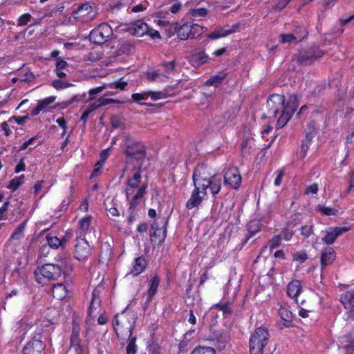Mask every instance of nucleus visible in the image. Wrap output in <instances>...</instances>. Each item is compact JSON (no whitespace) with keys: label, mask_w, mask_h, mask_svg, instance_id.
<instances>
[{"label":"nucleus","mask_w":354,"mask_h":354,"mask_svg":"<svg viewBox=\"0 0 354 354\" xmlns=\"http://www.w3.org/2000/svg\"><path fill=\"white\" fill-rule=\"evenodd\" d=\"M299 106L295 95L289 96L287 101L285 97L279 94L272 95L267 101V113L263 118H275L279 116L276 127H283L291 118Z\"/></svg>","instance_id":"nucleus-1"},{"label":"nucleus","mask_w":354,"mask_h":354,"mask_svg":"<svg viewBox=\"0 0 354 354\" xmlns=\"http://www.w3.org/2000/svg\"><path fill=\"white\" fill-rule=\"evenodd\" d=\"M193 180L196 189L206 192L209 188L214 195L218 194L221 188V179L212 174L209 167L203 165L196 168Z\"/></svg>","instance_id":"nucleus-2"},{"label":"nucleus","mask_w":354,"mask_h":354,"mask_svg":"<svg viewBox=\"0 0 354 354\" xmlns=\"http://www.w3.org/2000/svg\"><path fill=\"white\" fill-rule=\"evenodd\" d=\"M124 172L127 173L128 180L126 188V194L127 197L133 194L136 190V193L133 198L131 206L135 205L136 201L142 198L145 193L147 184L144 182L141 183V170L140 167H132L130 163L127 165Z\"/></svg>","instance_id":"nucleus-3"},{"label":"nucleus","mask_w":354,"mask_h":354,"mask_svg":"<svg viewBox=\"0 0 354 354\" xmlns=\"http://www.w3.org/2000/svg\"><path fill=\"white\" fill-rule=\"evenodd\" d=\"M136 315L133 312L124 310L115 316L113 325L118 337L125 340L132 335L136 323Z\"/></svg>","instance_id":"nucleus-4"},{"label":"nucleus","mask_w":354,"mask_h":354,"mask_svg":"<svg viewBox=\"0 0 354 354\" xmlns=\"http://www.w3.org/2000/svg\"><path fill=\"white\" fill-rule=\"evenodd\" d=\"M269 333L266 328H257L252 334L249 348L250 354H263V351L268 344Z\"/></svg>","instance_id":"nucleus-5"},{"label":"nucleus","mask_w":354,"mask_h":354,"mask_svg":"<svg viewBox=\"0 0 354 354\" xmlns=\"http://www.w3.org/2000/svg\"><path fill=\"white\" fill-rule=\"evenodd\" d=\"M61 268L55 264H45L35 271L37 281L41 284H46L50 280H55L61 276Z\"/></svg>","instance_id":"nucleus-6"},{"label":"nucleus","mask_w":354,"mask_h":354,"mask_svg":"<svg viewBox=\"0 0 354 354\" xmlns=\"http://www.w3.org/2000/svg\"><path fill=\"white\" fill-rule=\"evenodd\" d=\"M72 15L76 20L86 23L95 18L97 12L89 3H84L74 10Z\"/></svg>","instance_id":"nucleus-7"},{"label":"nucleus","mask_w":354,"mask_h":354,"mask_svg":"<svg viewBox=\"0 0 354 354\" xmlns=\"http://www.w3.org/2000/svg\"><path fill=\"white\" fill-rule=\"evenodd\" d=\"M111 28L107 24H102L91 32L89 39L97 44H104L111 35Z\"/></svg>","instance_id":"nucleus-8"},{"label":"nucleus","mask_w":354,"mask_h":354,"mask_svg":"<svg viewBox=\"0 0 354 354\" xmlns=\"http://www.w3.org/2000/svg\"><path fill=\"white\" fill-rule=\"evenodd\" d=\"M167 221L165 218L158 217L151 227V236L153 241L162 243L166 237V225Z\"/></svg>","instance_id":"nucleus-9"},{"label":"nucleus","mask_w":354,"mask_h":354,"mask_svg":"<svg viewBox=\"0 0 354 354\" xmlns=\"http://www.w3.org/2000/svg\"><path fill=\"white\" fill-rule=\"evenodd\" d=\"M126 154L132 158L136 160L143 159L145 156V151L144 146L140 143H131L129 136H127L125 138Z\"/></svg>","instance_id":"nucleus-10"},{"label":"nucleus","mask_w":354,"mask_h":354,"mask_svg":"<svg viewBox=\"0 0 354 354\" xmlns=\"http://www.w3.org/2000/svg\"><path fill=\"white\" fill-rule=\"evenodd\" d=\"M225 183L231 187L236 189L241 183V176L236 167L229 168L224 175Z\"/></svg>","instance_id":"nucleus-11"},{"label":"nucleus","mask_w":354,"mask_h":354,"mask_svg":"<svg viewBox=\"0 0 354 354\" xmlns=\"http://www.w3.org/2000/svg\"><path fill=\"white\" fill-rule=\"evenodd\" d=\"M75 257L79 259H85L91 254V248L85 239L77 241L75 249Z\"/></svg>","instance_id":"nucleus-12"},{"label":"nucleus","mask_w":354,"mask_h":354,"mask_svg":"<svg viewBox=\"0 0 354 354\" xmlns=\"http://www.w3.org/2000/svg\"><path fill=\"white\" fill-rule=\"evenodd\" d=\"M126 30L132 35L142 37L149 31V26L142 20H138L129 24Z\"/></svg>","instance_id":"nucleus-13"},{"label":"nucleus","mask_w":354,"mask_h":354,"mask_svg":"<svg viewBox=\"0 0 354 354\" xmlns=\"http://www.w3.org/2000/svg\"><path fill=\"white\" fill-rule=\"evenodd\" d=\"M348 230L349 228L346 227H330L326 231V235L322 240L326 244H332L339 236Z\"/></svg>","instance_id":"nucleus-14"},{"label":"nucleus","mask_w":354,"mask_h":354,"mask_svg":"<svg viewBox=\"0 0 354 354\" xmlns=\"http://www.w3.org/2000/svg\"><path fill=\"white\" fill-rule=\"evenodd\" d=\"M44 344L38 339L29 342L24 348V354H44Z\"/></svg>","instance_id":"nucleus-15"},{"label":"nucleus","mask_w":354,"mask_h":354,"mask_svg":"<svg viewBox=\"0 0 354 354\" xmlns=\"http://www.w3.org/2000/svg\"><path fill=\"white\" fill-rule=\"evenodd\" d=\"M324 53L317 48H312L309 49L306 53L301 55L299 58V62L304 64H310L313 63L316 59L321 57Z\"/></svg>","instance_id":"nucleus-16"},{"label":"nucleus","mask_w":354,"mask_h":354,"mask_svg":"<svg viewBox=\"0 0 354 354\" xmlns=\"http://www.w3.org/2000/svg\"><path fill=\"white\" fill-rule=\"evenodd\" d=\"M239 24H234L228 30L224 29L222 27H219L212 33L207 35V37L211 39H216L220 37H226L228 35L235 32L239 28Z\"/></svg>","instance_id":"nucleus-17"},{"label":"nucleus","mask_w":354,"mask_h":354,"mask_svg":"<svg viewBox=\"0 0 354 354\" xmlns=\"http://www.w3.org/2000/svg\"><path fill=\"white\" fill-rule=\"evenodd\" d=\"M205 195H206V192H203L195 187V189L193 191L191 198L186 203L187 207L189 209H192L193 207L199 205L201 203L202 199Z\"/></svg>","instance_id":"nucleus-18"},{"label":"nucleus","mask_w":354,"mask_h":354,"mask_svg":"<svg viewBox=\"0 0 354 354\" xmlns=\"http://www.w3.org/2000/svg\"><path fill=\"white\" fill-rule=\"evenodd\" d=\"M306 31H304V35H299L297 31H295L292 33H282L280 35V38L283 44H291L294 41L298 42L302 41L303 39L306 37Z\"/></svg>","instance_id":"nucleus-19"},{"label":"nucleus","mask_w":354,"mask_h":354,"mask_svg":"<svg viewBox=\"0 0 354 354\" xmlns=\"http://www.w3.org/2000/svg\"><path fill=\"white\" fill-rule=\"evenodd\" d=\"M340 301L344 308L351 312L354 308V290L348 291L342 294Z\"/></svg>","instance_id":"nucleus-20"},{"label":"nucleus","mask_w":354,"mask_h":354,"mask_svg":"<svg viewBox=\"0 0 354 354\" xmlns=\"http://www.w3.org/2000/svg\"><path fill=\"white\" fill-rule=\"evenodd\" d=\"M335 259V252L333 249L328 248L322 252L321 264L322 267L331 264Z\"/></svg>","instance_id":"nucleus-21"},{"label":"nucleus","mask_w":354,"mask_h":354,"mask_svg":"<svg viewBox=\"0 0 354 354\" xmlns=\"http://www.w3.org/2000/svg\"><path fill=\"white\" fill-rule=\"evenodd\" d=\"M301 285L299 281H292L288 285L287 292L292 298L297 297L301 291Z\"/></svg>","instance_id":"nucleus-22"},{"label":"nucleus","mask_w":354,"mask_h":354,"mask_svg":"<svg viewBox=\"0 0 354 354\" xmlns=\"http://www.w3.org/2000/svg\"><path fill=\"white\" fill-rule=\"evenodd\" d=\"M46 238L49 246L55 249L57 248L59 246L64 248L65 243L67 241L66 238H63L60 240L56 236H53L52 234L47 235Z\"/></svg>","instance_id":"nucleus-23"},{"label":"nucleus","mask_w":354,"mask_h":354,"mask_svg":"<svg viewBox=\"0 0 354 354\" xmlns=\"http://www.w3.org/2000/svg\"><path fill=\"white\" fill-rule=\"evenodd\" d=\"M55 97H49L41 101H39L38 104L35 108H34L32 111V114L33 115H38L40 111H45V109L51 103H53L55 100Z\"/></svg>","instance_id":"nucleus-24"},{"label":"nucleus","mask_w":354,"mask_h":354,"mask_svg":"<svg viewBox=\"0 0 354 354\" xmlns=\"http://www.w3.org/2000/svg\"><path fill=\"white\" fill-rule=\"evenodd\" d=\"M147 266L145 259L142 257H138L135 259V265L131 271V273L135 276L138 275L144 271Z\"/></svg>","instance_id":"nucleus-25"},{"label":"nucleus","mask_w":354,"mask_h":354,"mask_svg":"<svg viewBox=\"0 0 354 354\" xmlns=\"http://www.w3.org/2000/svg\"><path fill=\"white\" fill-rule=\"evenodd\" d=\"M53 295L57 299H62L67 295V289L62 283H57L53 287Z\"/></svg>","instance_id":"nucleus-26"},{"label":"nucleus","mask_w":354,"mask_h":354,"mask_svg":"<svg viewBox=\"0 0 354 354\" xmlns=\"http://www.w3.org/2000/svg\"><path fill=\"white\" fill-rule=\"evenodd\" d=\"M191 32L192 29L190 28V23H186L178 28L177 35L181 40H185L189 37H191Z\"/></svg>","instance_id":"nucleus-27"},{"label":"nucleus","mask_w":354,"mask_h":354,"mask_svg":"<svg viewBox=\"0 0 354 354\" xmlns=\"http://www.w3.org/2000/svg\"><path fill=\"white\" fill-rule=\"evenodd\" d=\"M100 300L99 299V297L97 295V293L95 291H93L92 299L90 303V306L88 308V314L89 315H91L94 311H96L97 313L100 312Z\"/></svg>","instance_id":"nucleus-28"},{"label":"nucleus","mask_w":354,"mask_h":354,"mask_svg":"<svg viewBox=\"0 0 354 354\" xmlns=\"http://www.w3.org/2000/svg\"><path fill=\"white\" fill-rule=\"evenodd\" d=\"M24 236V225H19L12 233L10 239L8 241V246L11 247L13 245V241L15 240L21 239Z\"/></svg>","instance_id":"nucleus-29"},{"label":"nucleus","mask_w":354,"mask_h":354,"mask_svg":"<svg viewBox=\"0 0 354 354\" xmlns=\"http://www.w3.org/2000/svg\"><path fill=\"white\" fill-rule=\"evenodd\" d=\"M159 283L160 279L157 276H154L151 280L148 290L149 299H151L152 297L156 294Z\"/></svg>","instance_id":"nucleus-30"},{"label":"nucleus","mask_w":354,"mask_h":354,"mask_svg":"<svg viewBox=\"0 0 354 354\" xmlns=\"http://www.w3.org/2000/svg\"><path fill=\"white\" fill-rule=\"evenodd\" d=\"M225 75L223 73H219L207 80L205 84L217 86L225 78Z\"/></svg>","instance_id":"nucleus-31"},{"label":"nucleus","mask_w":354,"mask_h":354,"mask_svg":"<svg viewBox=\"0 0 354 354\" xmlns=\"http://www.w3.org/2000/svg\"><path fill=\"white\" fill-rule=\"evenodd\" d=\"M279 315L283 320L288 322H291L293 317L292 312L286 307L281 306L279 310Z\"/></svg>","instance_id":"nucleus-32"},{"label":"nucleus","mask_w":354,"mask_h":354,"mask_svg":"<svg viewBox=\"0 0 354 354\" xmlns=\"http://www.w3.org/2000/svg\"><path fill=\"white\" fill-rule=\"evenodd\" d=\"M317 210L325 216H335L338 213L337 209L324 205H318Z\"/></svg>","instance_id":"nucleus-33"},{"label":"nucleus","mask_w":354,"mask_h":354,"mask_svg":"<svg viewBox=\"0 0 354 354\" xmlns=\"http://www.w3.org/2000/svg\"><path fill=\"white\" fill-rule=\"evenodd\" d=\"M272 128L270 125H267L261 131V136L263 139H266V141H269L270 139V141L268 145H264L266 147H269L274 140V138L272 136H269V134L272 131Z\"/></svg>","instance_id":"nucleus-34"},{"label":"nucleus","mask_w":354,"mask_h":354,"mask_svg":"<svg viewBox=\"0 0 354 354\" xmlns=\"http://www.w3.org/2000/svg\"><path fill=\"white\" fill-rule=\"evenodd\" d=\"M342 344H344V348L346 351L348 353H351L354 351V339L350 337H345L342 339Z\"/></svg>","instance_id":"nucleus-35"},{"label":"nucleus","mask_w":354,"mask_h":354,"mask_svg":"<svg viewBox=\"0 0 354 354\" xmlns=\"http://www.w3.org/2000/svg\"><path fill=\"white\" fill-rule=\"evenodd\" d=\"M193 59L199 65L206 63L209 59L208 56L203 51L194 55Z\"/></svg>","instance_id":"nucleus-36"},{"label":"nucleus","mask_w":354,"mask_h":354,"mask_svg":"<svg viewBox=\"0 0 354 354\" xmlns=\"http://www.w3.org/2000/svg\"><path fill=\"white\" fill-rule=\"evenodd\" d=\"M129 338V343L127 346V354H136V337L130 336Z\"/></svg>","instance_id":"nucleus-37"},{"label":"nucleus","mask_w":354,"mask_h":354,"mask_svg":"<svg viewBox=\"0 0 354 354\" xmlns=\"http://www.w3.org/2000/svg\"><path fill=\"white\" fill-rule=\"evenodd\" d=\"M192 354H215V351L211 347L199 346L194 348Z\"/></svg>","instance_id":"nucleus-38"},{"label":"nucleus","mask_w":354,"mask_h":354,"mask_svg":"<svg viewBox=\"0 0 354 354\" xmlns=\"http://www.w3.org/2000/svg\"><path fill=\"white\" fill-rule=\"evenodd\" d=\"M23 178L24 176L12 179L8 185V188L13 191L16 190L21 185Z\"/></svg>","instance_id":"nucleus-39"},{"label":"nucleus","mask_w":354,"mask_h":354,"mask_svg":"<svg viewBox=\"0 0 354 354\" xmlns=\"http://www.w3.org/2000/svg\"><path fill=\"white\" fill-rule=\"evenodd\" d=\"M132 48V45L127 41H122L120 44V47L118 50V54H125L130 52L131 49Z\"/></svg>","instance_id":"nucleus-40"},{"label":"nucleus","mask_w":354,"mask_h":354,"mask_svg":"<svg viewBox=\"0 0 354 354\" xmlns=\"http://www.w3.org/2000/svg\"><path fill=\"white\" fill-rule=\"evenodd\" d=\"M190 28L192 29V32H190L191 38L201 35L204 30V27L193 24H190Z\"/></svg>","instance_id":"nucleus-41"},{"label":"nucleus","mask_w":354,"mask_h":354,"mask_svg":"<svg viewBox=\"0 0 354 354\" xmlns=\"http://www.w3.org/2000/svg\"><path fill=\"white\" fill-rule=\"evenodd\" d=\"M32 19V16L29 13H26L20 16L17 20V25L19 26H23L26 25L28 22L30 21Z\"/></svg>","instance_id":"nucleus-42"},{"label":"nucleus","mask_w":354,"mask_h":354,"mask_svg":"<svg viewBox=\"0 0 354 354\" xmlns=\"http://www.w3.org/2000/svg\"><path fill=\"white\" fill-rule=\"evenodd\" d=\"M281 235L274 236L268 243L270 250H273L279 247L281 244Z\"/></svg>","instance_id":"nucleus-43"},{"label":"nucleus","mask_w":354,"mask_h":354,"mask_svg":"<svg viewBox=\"0 0 354 354\" xmlns=\"http://www.w3.org/2000/svg\"><path fill=\"white\" fill-rule=\"evenodd\" d=\"M90 223L91 216H86L83 218L80 222L81 230L82 232H86L89 228Z\"/></svg>","instance_id":"nucleus-44"},{"label":"nucleus","mask_w":354,"mask_h":354,"mask_svg":"<svg viewBox=\"0 0 354 354\" xmlns=\"http://www.w3.org/2000/svg\"><path fill=\"white\" fill-rule=\"evenodd\" d=\"M97 109L96 106H95V103H93L92 104H90L86 111H84V113H82V116H81V120H83V121H86L88 117V115L92 112L94 110H95Z\"/></svg>","instance_id":"nucleus-45"},{"label":"nucleus","mask_w":354,"mask_h":354,"mask_svg":"<svg viewBox=\"0 0 354 354\" xmlns=\"http://www.w3.org/2000/svg\"><path fill=\"white\" fill-rule=\"evenodd\" d=\"M216 338L221 347H224L225 344L229 340V336L226 332L221 333Z\"/></svg>","instance_id":"nucleus-46"},{"label":"nucleus","mask_w":354,"mask_h":354,"mask_svg":"<svg viewBox=\"0 0 354 354\" xmlns=\"http://www.w3.org/2000/svg\"><path fill=\"white\" fill-rule=\"evenodd\" d=\"M207 10L205 8L194 9L192 10V15L194 17H203L206 16Z\"/></svg>","instance_id":"nucleus-47"},{"label":"nucleus","mask_w":354,"mask_h":354,"mask_svg":"<svg viewBox=\"0 0 354 354\" xmlns=\"http://www.w3.org/2000/svg\"><path fill=\"white\" fill-rule=\"evenodd\" d=\"M52 85L56 89H62V88H67V87L70 86L71 84H68L67 82H65L62 80H55L52 83Z\"/></svg>","instance_id":"nucleus-48"},{"label":"nucleus","mask_w":354,"mask_h":354,"mask_svg":"<svg viewBox=\"0 0 354 354\" xmlns=\"http://www.w3.org/2000/svg\"><path fill=\"white\" fill-rule=\"evenodd\" d=\"M308 258L307 254L305 252H299L293 254V259L295 261L303 263Z\"/></svg>","instance_id":"nucleus-49"},{"label":"nucleus","mask_w":354,"mask_h":354,"mask_svg":"<svg viewBox=\"0 0 354 354\" xmlns=\"http://www.w3.org/2000/svg\"><path fill=\"white\" fill-rule=\"evenodd\" d=\"M114 102V100L113 99H107L104 97H102L99 98L95 103V106L97 109L102 106L106 105V104H108L111 102Z\"/></svg>","instance_id":"nucleus-50"},{"label":"nucleus","mask_w":354,"mask_h":354,"mask_svg":"<svg viewBox=\"0 0 354 354\" xmlns=\"http://www.w3.org/2000/svg\"><path fill=\"white\" fill-rule=\"evenodd\" d=\"M149 97V94L147 92H145L142 93H134L132 95V98L136 102H139L140 100H147Z\"/></svg>","instance_id":"nucleus-51"},{"label":"nucleus","mask_w":354,"mask_h":354,"mask_svg":"<svg viewBox=\"0 0 354 354\" xmlns=\"http://www.w3.org/2000/svg\"><path fill=\"white\" fill-rule=\"evenodd\" d=\"M277 176L274 181V184L275 186H279L282 181V178L284 176V171L283 169H279L276 171Z\"/></svg>","instance_id":"nucleus-52"},{"label":"nucleus","mask_w":354,"mask_h":354,"mask_svg":"<svg viewBox=\"0 0 354 354\" xmlns=\"http://www.w3.org/2000/svg\"><path fill=\"white\" fill-rule=\"evenodd\" d=\"M111 123L113 128L116 129L120 127L122 124L121 118L118 115H113L111 118Z\"/></svg>","instance_id":"nucleus-53"},{"label":"nucleus","mask_w":354,"mask_h":354,"mask_svg":"<svg viewBox=\"0 0 354 354\" xmlns=\"http://www.w3.org/2000/svg\"><path fill=\"white\" fill-rule=\"evenodd\" d=\"M27 118H28V115H25L23 117L12 116L8 121L10 123L15 122L19 124H22L26 122Z\"/></svg>","instance_id":"nucleus-54"},{"label":"nucleus","mask_w":354,"mask_h":354,"mask_svg":"<svg viewBox=\"0 0 354 354\" xmlns=\"http://www.w3.org/2000/svg\"><path fill=\"white\" fill-rule=\"evenodd\" d=\"M127 84H128L127 82L122 81V79H120L119 81L115 83L109 84V86L111 87L113 85H114L116 88H118L120 90H124Z\"/></svg>","instance_id":"nucleus-55"},{"label":"nucleus","mask_w":354,"mask_h":354,"mask_svg":"<svg viewBox=\"0 0 354 354\" xmlns=\"http://www.w3.org/2000/svg\"><path fill=\"white\" fill-rule=\"evenodd\" d=\"M248 230L250 234H253L258 232L260 230V227L258 225V223L254 221L250 223Z\"/></svg>","instance_id":"nucleus-56"},{"label":"nucleus","mask_w":354,"mask_h":354,"mask_svg":"<svg viewBox=\"0 0 354 354\" xmlns=\"http://www.w3.org/2000/svg\"><path fill=\"white\" fill-rule=\"evenodd\" d=\"M312 227H313L312 225H305V226H303L301 227V234L304 237H306V238L310 236V234H311V233L313 232Z\"/></svg>","instance_id":"nucleus-57"},{"label":"nucleus","mask_w":354,"mask_h":354,"mask_svg":"<svg viewBox=\"0 0 354 354\" xmlns=\"http://www.w3.org/2000/svg\"><path fill=\"white\" fill-rule=\"evenodd\" d=\"M119 212L115 207H111L108 210V216L113 220H115L119 216Z\"/></svg>","instance_id":"nucleus-58"},{"label":"nucleus","mask_w":354,"mask_h":354,"mask_svg":"<svg viewBox=\"0 0 354 354\" xmlns=\"http://www.w3.org/2000/svg\"><path fill=\"white\" fill-rule=\"evenodd\" d=\"M314 306L313 305H311L310 306L308 307V309H306V308H301L299 311V316H301V317L303 318H306L308 317V313L312 311L313 308Z\"/></svg>","instance_id":"nucleus-59"},{"label":"nucleus","mask_w":354,"mask_h":354,"mask_svg":"<svg viewBox=\"0 0 354 354\" xmlns=\"http://www.w3.org/2000/svg\"><path fill=\"white\" fill-rule=\"evenodd\" d=\"M149 96H150L153 100H157L163 97L164 94L161 92H147Z\"/></svg>","instance_id":"nucleus-60"},{"label":"nucleus","mask_w":354,"mask_h":354,"mask_svg":"<svg viewBox=\"0 0 354 354\" xmlns=\"http://www.w3.org/2000/svg\"><path fill=\"white\" fill-rule=\"evenodd\" d=\"M106 86H107L106 84H104L103 86H98V87L93 88V89H91L89 91V95H96V94L102 92L104 89H105L106 88Z\"/></svg>","instance_id":"nucleus-61"},{"label":"nucleus","mask_w":354,"mask_h":354,"mask_svg":"<svg viewBox=\"0 0 354 354\" xmlns=\"http://www.w3.org/2000/svg\"><path fill=\"white\" fill-rule=\"evenodd\" d=\"M317 191H318V185L317 183H314L307 187L306 193V194L311 193V194H317Z\"/></svg>","instance_id":"nucleus-62"},{"label":"nucleus","mask_w":354,"mask_h":354,"mask_svg":"<svg viewBox=\"0 0 354 354\" xmlns=\"http://www.w3.org/2000/svg\"><path fill=\"white\" fill-rule=\"evenodd\" d=\"M146 35H148L150 36L152 39H160V35L158 31L153 29H150L149 28V31L146 33Z\"/></svg>","instance_id":"nucleus-63"},{"label":"nucleus","mask_w":354,"mask_h":354,"mask_svg":"<svg viewBox=\"0 0 354 354\" xmlns=\"http://www.w3.org/2000/svg\"><path fill=\"white\" fill-rule=\"evenodd\" d=\"M182 5L180 3H176L170 7V11L173 14L178 13L181 9Z\"/></svg>","instance_id":"nucleus-64"}]
</instances>
